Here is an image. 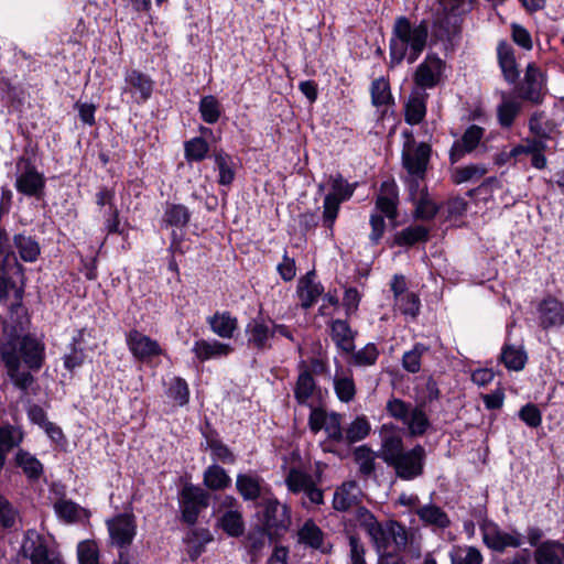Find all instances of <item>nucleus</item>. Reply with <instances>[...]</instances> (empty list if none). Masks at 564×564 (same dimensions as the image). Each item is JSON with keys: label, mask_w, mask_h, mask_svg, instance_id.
<instances>
[{"label": "nucleus", "mask_w": 564, "mask_h": 564, "mask_svg": "<svg viewBox=\"0 0 564 564\" xmlns=\"http://www.w3.org/2000/svg\"><path fill=\"white\" fill-rule=\"evenodd\" d=\"M0 360L13 386L26 391L35 381L33 373L45 364V344L32 333L13 329L0 345Z\"/></svg>", "instance_id": "f257e3e1"}, {"label": "nucleus", "mask_w": 564, "mask_h": 564, "mask_svg": "<svg viewBox=\"0 0 564 564\" xmlns=\"http://www.w3.org/2000/svg\"><path fill=\"white\" fill-rule=\"evenodd\" d=\"M438 8L433 12L430 23V44H441L443 51L453 53L459 44L463 34L465 17L479 2L473 0H437Z\"/></svg>", "instance_id": "f03ea898"}, {"label": "nucleus", "mask_w": 564, "mask_h": 564, "mask_svg": "<svg viewBox=\"0 0 564 564\" xmlns=\"http://www.w3.org/2000/svg\"><path fill=\"white\" fill-rule=\"evenodd\" d=\"M430 23L422 19L412 22L406 15L394 19L389 39V67H395L406 62L414 64L429 44Z\"/></svg>", "instance_id": "7ed1b4c3"}, {"label": "nucleus", "mask_w": 564, "mask_h": 564, "mask_svg": "<svg viewBox=\"0 0 564 564\" xmlns=\"http://www.w3.org/2000/svg\"><path fill=\"white\" fill-rule=\"evenodd\" d=\"M378 457L393 468L395 476L401 480H414L424 474L426 462L424 446L415 444L412 448L405 449L402 436L387 437L381 444Z\"/></svg>", "instance_id": "20e7f679"}, {"label": "nucleus", "mask_w": 564, "mask_h": 564, "mask_svg": "<svg viewBox=\"0 0 564 564\" xmlns=\"http://www.w3.org/2000/svg\"><path fill=\"white\" fill-rule=\"evenodd\" d=\"M256 508L257 524L270 533L271 543H278L289 532L292 524L291 507L281 503L273 494L257 502Z\"/></svg>", "instance_id": "39448f33"}, {"label": "nucleus", "mask_w": 564, "mask_h": 564, "mask_svg": "<svg viewBox=\"0 0 564 564\" xmlns=\"http://www.w3.org/2000/svg\"><path fill=\"white\" fill-rule=\"evenodd\" d=\"M328 181L332 191L324 196L321 220L326 236L334 237V228L340 213V206L354 196L359 183H349L341 173L330 174Z\"/></svg>", "instance_id": "423d86ee"}, {"label": "nucleus", "mask_w": 564, "mask_h": 564, "mask_svg": "<svg viewBox=\"0 0 564 564\" xmlns=\"http://www.w3.org/2000/svg\"><path fill=\"white\" fill-rule=\"evenodd\" d=\"M387 414L404 424L411 437H420L432 427L429 415L422 404L413 406L410 402L392 395L386 403Z\"/></svg>", "instance_id": "0eeeda50"}, {"label": "nucleus", "mask_w": 564, "mask_h": 564, "mask_svg": "<svg viewBox=\"0 0 564 564\" xmlns=\"http://www.w3.org/2000/svg\"><path fill=\"white\" fill-rule=\"evenodd\" d=\"M210 502L207 490L192 482H186L178 491L180 520L188 527H195L198 518Z\"/></svg>", "instance_id": "6e6552de"}, {"label": "nucleus", "mask_w": 564, "mask_h": 564, "mask_svg": "<svg viewBox=\"0 0 564 564\" xmlns=\"http://www.w3.org/2000/svg\"><path fill=\"white\" fill-rule=\"evenodd\" d=\"M514 96L532 105H542L546 93V76L535 63L527 65L522 82L514 85Z\"/></svg>", "instance_id": "1a4fd4ad"}, {"label": "nucleus", "mask_w": 564, "mask_h": 564, "mask_svg": "<svg viewBox=\"0 0 564 564\" xmlns=\"http://www.w3.org/2000/svg\"><path fill=\"white\" fill-rule=\"evenodd\" d=\"M23 165V171L17 176L15 189L28 197L42 199L45 195L46 178L43 173L39 172L31 159L20 156L17 167Z\"/></svg>", "instance_id": "9d476101"}, {"label": "nucleus", "mask_w": 564, "mask_h": 564, "mask_svg": "<svg viewBox=\"0 0 564 564\" xmlns=\"http://www.w3.org/2000/svg\"><path fill=\"white\" fill-rule=\"evenodd\" d=\"M445 68L446 62L437 53L429 52L413 73L415 87L420 88L422 93L434 89L442 83Z\"/></svg>", "instance_id": "9b49d317"}, {"label": "nucleus", "mask_w": 564, "mask_h": 564, "mask_svg": "<svg viewBox=\"0 0 564 564\" xmlns=\"http://www.w3.org/2000/svg\"><path fill=\"white\" fill-rule=\"evenodd\" d=\"M246 345L250 350L264 352L272 349V332L269 315L260 307L254 317H251L245 326Z\"/></svg>", "instance_id": "f8f14e48"}, {"label": "nucleus", "mask_w": 564, "mask_h": 564, "mask_svg": "<svg viewBox=\"0 0 564 564\" xmlns=\"http://www.w3.org/2000/svg\"><path fill=\"white\" fill-rule=\"evenodd\" d=\"M21 554L31 564H64L58 554H51L45 538L33 529L25 531Z\"/></svg>", "instance_id": "ddd939ff"}, {"label": "nucleus", "mask_w": 564, "mask_h": 564, "mask_svg": "<svg viewBox=\"0 0 564 564\" xmlns=\"http://www.w3.org/2000/svg\"><path fill=\"white\" fill-rule=\"evenodd\" d=\"M432 147L426 142L415 143L412 138L402 151V165L409 175L425 178L431 160Z\"/></svg>", "instance_id": "4468645a"}, {"label": "nucleus", "mask_w": 564, "mask_h": 564, "mask_svg": "<svg viewBox=\"0 0 564 564\" xmlns=\"http://www.w3.org/2000/svg\"><path fill=\"white\" fill-rule=\"evenodd\" d=\"M357 520L360 527L370 536L371 542L379 553L387 552L390 546V523L389 520L382 524L376 516L366 507L360 506L357 509Z\"/></svg>", "instance_id": "2eb2a0df"}, {"label": "nucleus", "mask_w": 564, "mask_h": 564, "mask_svg": "<svg viewBox=\"0 0 564 564\" xmlns=\"http://www.w3.org/2000/svg\"><path fill=\"white\" fill-rule=\"evenodd\" d=\"M109 536L118 549H129L137 535V520L132 512H122L106 521Z\"/></svg>", "instance_id": "dca6fc26"}, {"label": "nucleus", "mask_w": 564, "mask_h": 564, "mask_svg": "<svg viewBox=\"0 0 564 564\" xmlns=\"http://www.w3.org/2000/svg\"><path fill=\"white\" fill-rule=\"evenodd\" d=\"M236 490L243 501L256 503L273 495L271 486L256 471L239 473L236 476Z\"/></svg>", "instance_id": "f3484780"}, {"label": "nucleus", "mask_w": 564, "mask_h": 564, "mask_svg": "<svg viewBox=\"0 0 564 564\" xmlns=\"http://www.w3.org/2000/svg\"><path fill=\"white\" fill-rule=\"evenodd\" d=\"M485 545L496 553H503L508 547H520L523 543L522 534L517 530L506 532L495 522L481 528Z\"/></svg>", "instance_id": "a211bd4d"}, {"label": "nucleus", "mask_w": 564, "mask_h": 564, "mask_svg": "<svg viewBox=\"0 0 564 564\" xmlns=\"http://www.w3.org/2000/svg\"><path fill=\"white\" fill-rule=\"evenodd\" d=\"M538 325L543 330L564 326V303L554 295H545L536 305Z\"/></svg>", "instance_id": "6ab92c4d"}, {"label": "nucleus", "mask_w": 564, "mask_h": 564, "mask_svg": "<svg viewBox=\"0 0 564 564\" xmlns=\"http://www.w3.org/2000/svg\"><path fill=\"white\" fill-rule=\"evenodd\" d=\"M126 344L132 356L141 362L163 355V349L158 340L144 335L137 328H132L126 333Z\"/></svg>", "instance_id": "aec40b11"}, {"label": "nucleus", "mask_w": 564, "mask_h": 564, "mask_svg": "<svg viewBox=\"0 0 564 564\" xmlns=\"http://www.w3.org/2000/svg\"><path fill=\"white\" fill-rule=\"evenodd\" d=\"M349 319L347 317L335 318L327 323L330 339L337 351L343 356L346 352H354L355 341L358 337V330L350 326Z\"/></svg>", "instance_id": "412c9836"}, {"label": "nucleus", "mask_w": 564, "mask_h": 564, "mask_svg": "<svg viewBox=\"0 0 564 564\" xmlns=\"http://www.w3.org/2000/svg\"><path fill=\"white\" fill-rule=\"evenodd\" d=\"M124 93L131 94L138 104L147 102L153 95L155 82L150 75L135 69L130 68L124 72Z\"/></svg>", "instance_id": "4be33fe9"}, {"label": "nucleus", "mask_w": 564, "mask_h": 564, "mask_svg": "<svg viewBox=\"0 0 564 564\" xmlns=\"http://www.w3.org/2000/svg\"><path fill=\"white\" fill-rule=\"evenodd\" d=\"M399 188L394 180L382 181L375 202L376 212L389 220H395L399 215Z\"/></svg>", "instance_id": "5701e85b"}, {"label": "nucleus", "mask_w": 564, "mask_h": 564, "mask_svg": "<svg viewBox=\"0 0 564 564\" xmlns=\"http://www.w3.org/2000/svg\"><path fill=\"white\" fill-rule=\"evenodd\" d=\"M485 133V129L477 124L469 126L459 140L454 141L451 147L448 159L451 164H456L466 154L475 151Z\"/></svg>", "instance_id": "b1692460"}, {"label": "nucleus", "mask_w": 564, "mask_h": 564, "mask_svg": "<svg viewBox=\"0 0 564 564\" xmlns=\"http://www.w3.org/2000/svg\"><path fill=\"white\" fill-rule=\"evenodd\" d=\"M324 531L313 519H307L297 531V541L306 547L319 551L322 554H330L333 545L325 542Z\"/></svg>", "instance_id": "393cba45"}, {"label": "nucleus", "mask_w": 564, "mask_h": 564, "mask_svg": "<svg viewBox=\"0 0 564 564\" xmlns=\"http://www.w3.org/2000/svg\"><path fill=\"white\" fill-rule=\"evenodd\" d=\"M497 61L503 79L509 85H516L520 78V70L512 45L507 40H500L497 45Z\"/></svg>", "instance_id": "a878e982"}, {"label": "nucleus", "mask_w": 564, "mask_h": 564, "mask_svg": "<svg viewBox=\"0 0 564 564\" xmlns=\"http://www.w3.org/2000/svg\"><path fill=\"white\" fill-rule=\"evenodd\" d=\"M430 240V230L423 225H411L395 231L388 238L386 243L389 248L402 247L412 248L417 243H426Z\"/></svg>", "instance_id": "bb28decb"}, {"label": "nucleus", "mask_w": 564, "mask_h": 564, "mask_svg": "<svg viewBox=\"0 0 564 564\" xmlns=\"http://www.w3.org/2000/svg\"><path fill=\"white\" fill-rule=\"evenodd\" d=\"M299 376L293 388L294 399L299 405H310L308 400L316 391H319V388L304 360L299 364Z\"/></svg>", "instance_id": "cd10ccee"}, {"label": "nucleus", "mask_w": 564, "mask_h": 564, "mask_svg": "<svg viewBox=\"0 0 564 564\" xmlns=\"http://www.w3.org/2000/svg\"><path fill=\"white\" fill-rule=\"evenodd\" d=\"M210 158L214 160L215 169L218 171L217 183L220 186L230 187L237 173L235 158L226 152L224 148L217 147L212 150Z\"/></svg>", "instance_id": "c85d7f7f"}, {"label": "nucleus", "mask_w": 564, "mask_h": 564, "mask_svg": "<svg viewBox=\"0 0 564 564\" xmlns=\"http://www.w3.org/2000/svg\"><path fill=\"white\" fill-rule=\"evenodd\" d=\"M192 220V212L181 203L166 202L161 219L162 227L183 232Z\"/></svg>", "instance_id": "c756f323"}, {"label": "nucleus", "mask_w": 564, "mask_h": 564, "mask_svg": "<svg viewBox=\"0 0 564 564\" xmlns=\"http://www.w3.org/2000/svg\"><path fill=\"white\" fill-rule=\"evenodd\" d=\"M191 528L184 538V542L187 545V555L194 562L206 551V545L214 541V536L207 528Z\"/></svg>", "instance_id": "7c9ffc66"}, {"label": "nucleus", "mask_w": 564, "mask_h": 564, "mask_svg": "<svg viewBox=\"0 0 564 564\" xmlns=\"http://www.w3.org/2000/svg\"><path fill=\"white\" fill-rule=\"evenodd\" d=\"M192 352L198 361L205 362L210 359L226 357L232 352V347L218 340L208 341L206 339H198L194 343Z\"/></svg>", "instance_id": "2f4dec72"}, {"label": "nucleus", "mask_w": 564, "mask_h": 564, "mask_svg": "<svg viewBox=\"0 0 564 564\" xmlns=\"http://www.w3.org/2000/svg\"><path fill=\"white\" fill-rule=\"evenodd\" d=\"M215 528L220 529L228 538L243 536L246 524L242 512L238 509L225 511L217 518Z\"/></svg>", "instance_id": "473e14b6"}, {"label": "nucleus", "mask_w": 564, "mask_h": 564, "mask_svg": "<svg viewBox=\"0 0 564 564\" xmlns=\"http://www.w3.org/2000/svg\"><path fill=\"white\" fill-rule=\"evenodd\" d=\"M426 93L413 91L404 105V121L410 126L420 124L426 116Z\"/></svg>", "instance_id": "72a5a7b5"}, {"label": "nucleus", "mask_w": 564, "mask_h": 564, "mask_svg": "<svg viewBox=\"0 0 564 564\" xmlns=\"http://www.w3.org/2000/svg\"><path fill=\"white\" fill-rule=\"evenodd\" d=\"M210 329L221 338H232L238 328V319L229 311L216 312L207 318Z\"/></svg>", "instance_id": "f704fd0d"}, {"label": "nucleus", "mask_w": 564, "mask_h": 564, "mask_svg": "<svg viewBox=\"0 0 564 564\" xmlns=\"http://www.w3.org/2000/svg\"><path fill=\"white\" fill-rule=\"evenodd\" d=\"M14 463L31 481L39 480L44 474V466L41 460L25 449L20 448L15 453Z\"/></svg>", "instance_id": "c9c22d12"}, {"label": "nucleus", "mask_w": 564, "mask_h": 564, "mask_svg": "<svg viewBox=\"0 0 564 564\" xmlns=\"http://www.w3.org/2000/svg\"><path fill=\"white\" fill-rule=\"evenodd\" d=\"M203 484L212 491H223L231 486V478L219 464H212L204 470Z\"/></svg>", "instance_id": "e433bc0d"}, {"label": "nucleus", "mask_w": 564, "mask_h": 564, "mask_svg": "<svg viewBox=\"0 0 564 564\" xmlns=\"http://www.w3.org/2000/svg\"><path fill=\"white\" fill-rule=\"evenodd\" d=\"M500 361L508 370L521 371L527 365L528 355L523 347L505 344L501 348Z\"/></svg>", "instance_id": "4c0bfd02"}, {"label": "nucleus", "mask_w": 564, "mask_h": 564, "mask_svg": "<svg viewBox=\"0 0 564 564\" xmlns=\"http://www.w3.org/2000/svg\"><path fill=\"white\" fill-rule=\"evenodd\" d=\"M347 364L354 367H370L375 366L380 356V351L375 343H368L359 350L354 349V352H346Z\"/></svg>", "instance_id": "58836bf2"}, {"label": "nucleus", "mask_w": 564, "mask_h": 564, "mask_svg": "<svg viewBox=\"0 0 564 564\" xmlns=\"http://www.w3.org/2000/svg\"><path fill=\"white\" fill-rule=\"evenodd\" d=\"M210 154V145L203 137H194L184 142V159L187 163L203 162Z\"/></svg>", "instance_id": "ea45409f"}, {"label": "nucleus", "mask_w": 564, "mask_h": 564, "mask_svg": "<svg viewBox=\"0 0 564 564\" xmlns=\"http://www.w3.org/2000/svg\"><path fill=\"white\" fill-rule=\"evenodd\" d=\"M564 549V544L557 540L543 541L532 553L535 564H563L557 550Z\"/></svg>", "instance_id": "a19ab883"}, {"label": "nucleus", "mask_w": 564, "mask_h": 564, "mask_svg": "<svg viewBox=\"0 0 564 564\" xmlns=\"http://www.w3.org/2000/svg\"><path fill=\"white\" fill-rule=\"evenodd\" d=\"M415 206L413 217L416 220L430 221L434 219L440 213L441 206L437 205L430 198V194L426 186H423L421 191V196L412 202Z\"/></svg>", "instance_id": "79ce46f5"}, {"label": "nucleus", "mask_w": 564, "mask_h": 564, "mask_svg": "<svg viewBox=\"0 0 564 564\" xmlns=\"http://www.w3.org/2000/svg\"><path fill=\"white\" fill-rule=\"evenodd\" d=\"M313 272L306 274L304 279L301 280L300 283H304L303 286H299V297L301 300V306L304 310L311 308L316 302L317 299L324 293V286L322 283H315L310 275Z\"/></svg>", "instance_id": "37998d69"}, {"label": "nucleus", "mask_w": 564, "mask_h": 564, "mask_svg": "<svg viewBox=\"0 0 564 564\" xmlns=\"http://www.w3.org/2000/svg\"><path fill=\"white\" fill-rule=\"evenodd\" d=\"M416 514L424 523L436 525L441 529H446L451 524L447 513L441 507L433 503L419 508Z\"/></svg>", "instance_id": "c03bdc74"}, {"label": "nucleus", "mask_w": 564, "mask_h": 564, "mask_svg": "<svg viewBox=\"0 0 564 564\" xmlns=\"http://www.w3.org/2000/svg\"><path fill=\"white\" fill-rule=\"evenodd\" d=\"M371 424L365 414L357 415L344 432V442L355 444L369 436Z\"/></svg>", "instance_id": "a18cd8bd"}, {"label": "nucleus", "mask_w": 564, "mask_h": 564, "mask_svg": "<svg viewBox=\"0 0 564 564\" xmlns=\"http://www.w3.org/2000/svg\"><path fill=\"white\" fill-rule=\"evenodd\" d=\"M200 119L207 124L218 122L223 113L220 101L213 95L203 96L198 102Z\"/></svg>", "instance_id": "49530a36"}, {"label": "nucleus", "mask_w": 564, "mask_h": 564, "mask_svg": "<svg viewBox=\"0 0 564 564\" xmlns=\"http://www.w3.org/2000/svg\"><path fill=\"white\" fill-rule=\"evenodd\" d=\"M371 102L375 107L389 106L394 104L389 80L383 77L372 80L370 86Z\"/></svg>", "instance_id": "de8ad7c7"}, {"label": "nucleus", "mask_w": 564, "mask_h": 564, "mask_svg": "<svg viewBox=\"0 0 564 564\" xmlns=\"http://www.w3.org/2000/svg\"><path fill=\"white\" fill-rule=\"evenodd\" d=\"M13 240L20 258L24 262H34L37 260L41 253V248L35 238L19 234L14 236Z\"/></svg>", "instance_id": "09e8293b"}, {"label": "nucleus", "mask_w": 564, "mask_h": 564, "mask_svg": "<svg viewBox=\"0 0 564 564\" xmlns=\"http://www.w3.org/2000/svg\"><path fill=\"white\" fill-rule=\"evenodd\" d=\"M267 539L270 541V533L256 523L246 535L243 534V545L248 554L258 555L264 547Z\"/></svg>", "instance_id": "8fccbe9b"}, {"label": "nucleus", "mask_w": 564, "mask_h": 564, "mask_svg": "<svg viewBox=\"0 0 564 564\" xmlns=\"http://www.w3.org/2000/svg\"><path fill=\"white\" fill-rule=\"evenodd\" d=\"M354 460L358 464L359 473L370 477L376 473L375 453L368 445H360L354 449Z\"/></svg>", "instance_id": "3c124183"}, {"label": "nucleus", "mask_w": 564, "mask_h": 564, "mask_svg": "<svg viewBox=\"0 0 564 564\" xmlns=\"http://www.w3.org/2000/svg\"><path fill=\"white\" fill-rule=\"evenodd\" d=\"M313 482L311 474L296 467H292L285 477V485L292 494L304 492Z\"/></svg>", "instance_id": "603ef678"}, {"label": "nucleus", "mask_w": 564, "mask_h": 564, "mask_svg": "<svg viewBox=\"0 0 564 564\" xmlns=\"http://www.w3.org/2000/svg\"><path fill=\"white\" fill-rule=\"evenodd\" d=\"M19 510L0 494V534L15 529Z\"/></svg>", "instance_id": "864d4df0"}, {"label": "nucleus", "mask_w": 564, "mask_h": 564, "mask_svg": "<svg viewBox=\"0 0 564 564\" xmlns=\"http://www.w3.org/2000/svg\"><path fill=\"white\" fill-rule=\"evenodd\" d=\"M487 173V167L482 164H469L456 167L452 174V182L456 185L466 182L480 180Z\"/></svg>", "instance_id": "5fc2aeb1"}, {"label": "nucleus", "mask_w": 564, "mask_h": 564, "mask_svg": "<svg viewBox=\"0 0 564 564\" xmlns=\"http://www.w3.org/2000/svg\"><path fill=\"white\" fill-rule=\"evenodd\" d=\"M521 104L516 100H502L497 107L498 122L502 128H510L520 113Z\"/></svg>", "instance_id": "6e6d98bb"}, {"label": "nucleus", "mask_w": 564, "mask_h": 564, "mask_svg": "<svg viewBox=\"0 0 564 564\" xmlns=\"http://www.w3.org/2000/svg\"><path fill=\"white\" fill-rule=\"evenodd\" d=\"M429 350L425 344L415 343L411 350L403 354L402 367L410 373H417L421 370V358Z\"/></svg>", "instance_id": "4d7b16f0"}, {"label": "nucleus", "mask_w": 564, "mask_h": 564, "mask_svg": "<svg viewBox=\"0 0 564 564\" xmlns=\"http://www.w3.org/2000/svg\"><path fill=\"white\" fill-rule=\"evenodd\" d=\"M23 440V434L11 424L0 426V451L4 457L14 447L19 446Z\"/></svg>", "instance_id": "13d9d810"}, {"label": "nucleus", "mask_w": 564, "mask_h": 564, "mask_svg": "<svg viewBox=\"0 0 564 564\" xmlns=\"http://www.w3.org/2000/svg\"><path fill=\"white\" fill-rule=\"evenodd\" d=\"M166 394L178 406H185L189 402V388L186 380L182 377H174L166 391Z\"/></svg>", "instance_id": "bf43d9fd"}, {"label": "nucleus", "mask_w": 564, "mask_h": 564, "mask_svg": "<svg viewBox=\"0 0 564 564\" xmlns=\"http://www.w3.org/2000/svg\"><path fill=\"white\" fill-rule=\"evenodd\" d=\"M334 390L339 401L349 403L356 395V384L354 378L351 376L335 377Z\"/></svg>", "instance_id": "052dcab7"}, {"label": "nucleus", "mask_w": 564, "mask_h": 564, "mask_svg": "<svg viewBox=\"0 0 564 564\" xmlns=\"http://www.w3.org/2000/svg\"><path fill=\"white\" fill-rule=\"evenodd\" d=\"M395 305L402 315L415 318L420 314L421 301L419 295L413 292H408L395 299Z\"/></svg>", "instance_id": "680f3d73"}, {"label": "nucleus", "mask_w": 564, "mask_h": 564, "mask_svg": "<svg viewBox=\"0 0 564 564\" xmlns=\"http://www.w3.org/2000/svg\"><path fill=\"white\" fill-rule=\"evenodd\" d=\"M545 118L544 111H535L529 119V130L539 140L549 139L551 133V122L543 121Z\"/></svg>", "instance_id": "e2e57ef3"}, {"label": "nucleus", "mask_w": 564, "mask_h": 564, "mask_svg": "<svg viewBox=\"0 0 564 564\" xmlns=\"http://www.w3.org/2000/svg\"><path fill=\"white\" fill-rule=\"evenodd\" d=\"M99 549L96 542L85 540L77 545V558L79 564H99Z\"/></svg>", "instance_id": "0e129e2a"}, {"label": "nucleus", "mask_w": 564, "mask_h": 564, "mask_svg": "<svg viewBox=\"0 0 564 564\" xmlns=\"http://www.w3.org/2000/svg\"><path fill=\"white\" fill-rule=\"evenodd\" d=\"M323 430L327 433V437L329 441L335 443H343L344 430L341 427V414L332 411L328 414V417Z\"/></svg>", "instance_id": "69168bd1"}, {"label": "nucleus", "mask_w": 564, "mask_h": 564, "mask_svg": "<svg viewBox=\"0 0 564 564\" xmlns=\"http://www.w3.org/2000/svg\"><path fill=\"white\" fill-rule=\"evenodd\" d=\"M362 295L357 288L349 286L345 289L341 305L345 310V317L351 318L359 310Z\"/></svg>", "instance_id": "338daca9"}, {"label": "nucleus", "mask_w": 564, "mask_h": 564, "mask_svg": "<svg viewBox=\"0 0 564 564\" xmlns=\"http://www.w3.org/2000/svg\"><path fill=\"white\" fill-rule=\"evenodd\" d=\"M207 451L210 452L213 464L234 465L237 460L235 453L224 442L213 444Z\"/></svg>", "instance_id": "774afa93"}]
</instances>
